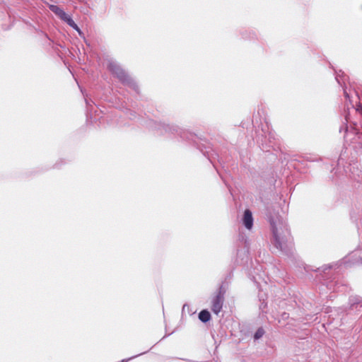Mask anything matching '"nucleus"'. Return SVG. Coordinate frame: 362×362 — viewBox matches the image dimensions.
Here are the masks:
<instances>
[{"mask_svg":"<svg viewBox=\"0 0 362 362\" xmlns=\"http://www.w3.org/2000/svg\"><path fill=\"white\" fill-rule=\"evenodd\" d=\"M71 28H72L73 29H74L75 30H76L78 34L81 35L82 34V32L81 30H80V28H78V26L77 25V24L75 23L74 25H72Z\"/></svg>","mask_w":362,"mask_h":362,"instance_id":"obj_16","label":"nucleus"},{"mask_svg":"<svg viewBox=\"0 0 362 362\" xmlns=\"http://www.w3.org/2000/svg\"><path fill=\"white\" fill-rule=\"evenodd\" d=\"M356 110L362 115V106L361 105L358 106Z\"/></svg>","mask_w":362,"mask_h":362,"instance_id":"obj_18","label":"nucleus"},{"mask_svg":"<svg viewBox=\"0 0 362 362\" xmlns=\"http://www.w3.org/2000/svg\"><path fill=\"white\" fill-rule=\"evenodd\" d=\"M288 317H289L288 313L284 312L281 314V320H287Z\"/></svg>","mask_w":362,"mask_h":362,"instance_id":"obj_17","label":"nucleus"},{"mask_svg":"<svg viewBox=\"0 0 362 362\" xmlns=\"http://www.w3.org/2000/svg\"><path fill=\"white\" fill-rule=\"evenodd\" d=\"M141 354H140V355H141ZM139 356V354H137V355H136V356H132V357H131V358H128V359H123V360H122V361H121V362H127V361H128L129 360H130V359H132V358H135V357H136V356Z\"/></svg>","mask_w":362,"mask_h":362,"instance_id":"obj_20","label":"nucleus"},{"mask_svg":"<svg viewBox=\"0 0 362 362\" xmlns=\"http://www.w3.org/2000/svg\"><path fill=\"white\" fill-rule=\"evenodd\" d=\"M335 79L337 83L343 87L344 89V95L346 99H349V95L346 92L345 88L344 87L345 82L347 79H349V76H347L342 71L339 70V72L335 71Z\"/></svg>","mask_w":362,"mask_h":362,"instance_id":"obj_5","label":"nucleus"},{"mask_svg":"<svg viewBox=\"0 0 362 362\" xmlns=\"http://www.w3.org/2000/svg\"><path fill=\"white\" fill-rule=\"evenodd\" d=\"M62 21H64L65 23H66L70 27H71L72 25H74L75 22L72 19V18L68 15L67 13L65 14V16L63 17V18L62 19Z\"/></svg>","mask_w":362,"mask_h":362,"instance_id":"obj_12","label":"nucleus"},{"mask_svg":"<svg viewBox=\"0 0 362 362\" xmlns=\"http://www.w3.org/2000/svg\"><path fill=\"white\" fill-rule=\"evenodd\" d=\"M86 106H87V111H88V113L89 114L91 112L90 107H92V105L90 103V101L88 99H86Z\"/></svg>","mask_w":362,"mask_h":362,"instance_id":"obj_15","label":"nucleus"},{"mask_svg":"<svg viewBox=\"0 0 362 362\" xmlns=\"http://www.w3.org/2000/svg\"><path fill=\"white\" fill-rule=\"evenodd\" d=\"M49 10L57 16L61 20L65 16V11L57 5L50 4L49 6Z\"/></svg>","mask_w":362,"mask_h":362,"instance_id":"obj_9","label":"nucleus"},{"mask_svg":"<svg viewBox=\"0 0 362 362\" xmlns=\"http://www.w3.org/2000/svg\"><path fill=\"white\" fill-rule=\"evenodd\" d=\"M262 149H263L264 151H269V150L267 148V144H265V146H264V143L262 142Z\"/></svg>","mask_w":362,"mask_h":362,"instance_id":"obj_21","label":"nucleus"},{"mask_svg":"<svg viewBox=\"0 0 362 362\" xmlns=\"http://www.w3.org/2000/svg\"><path fill=\"white\" fill-rule=\"evenodd\" d=\"M266 306H267V304L263 302V303H262V304L260 305V309L263 310Z\"/></svg>","mask_w":362,"mask_h":362,"instance_id":"obj_24","label":"nucleus"},{"mask_svg":"<svg viewBox=\"0 0 362 362\" xmlns=\"http://www.w3.org/2000/svg\"><path fill=\"white\" fill-rule=\"evenodd\" d=\"M265 332L264 329L262 327H259L257 331L255 332L253 339L255 341H257L259 339H261L263 335L264 334Z\"/></svg>","mask_w":362,"mask_h":362,"instance_id":"obj_11","label":"nucleus"},{"mask_svg":"<svg viewBox=\"0 0 362 362\" xmlns=\"http://www.w3.org/2000/svg\"><path fill=\"white\" fill-rule=\"evenodd\" d=\"M107 67L109 71L124 86H128L139 93V87L136 83L117 61L109 59Z\"/></svg>","mask_w":362,"mask_h":362,"instance_id":"obj_3","label":"nucleus"},{"mask_svg":"<svg viewBox=\"0 0 362 362\" xmlns=\"http://www.w3.org/2000/svg\"><path fill=\"white\" fill-rule=\"evenodd\" d=\"M340 160H341V158L338 160V163H337V165H339Z\"/></svg>","mask_w":362,"mask_h":362,"instance_id":"obj_27","label":"nucleus"},{"mask_svg":"<svg viewBox=\"0 0 362 362\" xmlns=\"http://www.w3.org/2000/svg\"><path fill=\"white\" fill-rule=\"evenodd\" d=\"M361 263H362V258L361 259Z\"/></svg>","mask_w":362,"mask_h":362,"instance_id":"obj_28","label":"nucleus"},{"mask_svg":"<svg viewBox=\"0 0 362 362\" xmlns=\"http://www.w3.org/2000/svg\"><path fill=\"white\" fill-rule=\"evenodd\" d=\"M207 156H208V158H209V161H210L211 163H213V161H212L211 158L209 157V156L208 155Z\"/></svg>","mask_w":362,"mask_h":362,"instance_id":"obj_25","label":"nucleus"},{"mask_svg":"<svg viewBox=\"0 0 362 362\" xmlns=\"http://www.w3.org/2000/svg\"><path fill=\"white\" fill-rule=\"evenodd\" d=\"M253 221H254V219H253L252 211L250 209H245L243 213V218H242V222H243V226L247 229L250 230V229H252V228L253 226Z\"/></svg>","mask_w":362,"mask_h":362,"instance_id":"obj_6","label":"nucleus"},{"mask_svg":"<svg viewBox=\"0 0 362 362\" xmlns=\"http://www.w3.org/2000/svg\"><path fill=\"white\" fill-rule=\"evenodd\" d=\"M349 168L351 173L349 176L351 178L359 181L362 175L361 170L359 169L358 163L350 164Z\"/></svg>","mask_w":362,"mask_h":362,"instance_id":"obj_8","label":"nucleus"},{"mask_svg":"<svg viewBox=\"0 0 362 362\" xmlns=\"http://www.w3.org/2000/svg\"><path fill=\"white\" fill-rule=\"evenodd\" d=\"M186 305H183V308H182V310H185V308Z\"/></svg>","mask_w":362,"mask_h":362,"instance_id":"obj_26","label":"nucleus"},{"mask_svg":"<svg viewBox=\"0 0 362 362\" xmlns=\"http://www.w3.org/2000/svg\"><path fill=\"white\" fill-rule=\"evenodd\" d=\"M224 298L221 296H215L212 300L211 310L216 314L218 315L223 307Z\"/></svg>","mask_w":362,"mask_h":362,"instance_id":"obj_7","label":"nucleus"},{"mask_svg":"<svg viewBox=\"0 0 362 362\" xmlns=\"http://www.w3.org/2000/svg\"><path fill=\"white\" fill-rule=\"evenodd\" d=\"M199 319L202 322H207L211 319V314L207 310H202L199 313Z\"/></svg>","mask_w":362,"mask_h":362,"instance_id":"obj_10","label":"nucleus"},{"mask_svg":"<svg viewBox=\"0 0 362 362\" xmlns=\"http://www.w3.org/2000/svg\"><path fill=\"white\" fill-rule=\"evenodd\" d=\"M351 218L352 220L356 221V217L354 216V212H351Z\"/></svg>","mask_w":362,"mask_h":362,"instance_id":"obj_23","label":"nucleus"},{"mask_svg":"<svg viewBox=\"0 0 362 362\" xmlns=\"http://www.w3.org/2000/svg\"><path fill=\"white\" fill-rule=\"evenodd\" d=\"M270 225L273 234L272 243L275 249L286 256L293 253V238L288 226L285 220L276 217L270 218Z\"/></svg>","mask_w":362,"mask_h":362,"instance_id":"obj_1","label":"nucleus"},{"mask_svg":"<svg viewBox=\"0 0 362 362\" xmlns=\"http://www.w3.org/2000/svg\"><path fill=\"white\" fill-rule=\"evenodd\" d=\"M129 118L132 119H133V118L134 117V112H133L132 111H131V110H129Z\"/></svg>","mask_w":362,"mask_h":362,"instance_id":"obj_22","label":"nucleus"},{"mask_svg":"<svg viewBox=\"0 0 362 362\" xmlns=\"http://www.w3.org/2000/svg\"><path fill=\"white\" fill-rule=\"evenodd\" d=\"M332 265L329 264V265H325L323 267V272L326 271L327 269H329L332 268Z\"/></svg>","mask_w":362,"mask_h":362,"instance_id":"obj_19","label":"nucleus"},{"mask_svg":"<svg viewBox=\"0 0 362 362\" xmlns=\"http://www.w3.org/2000/svg\"><path fill=\"white\" fill-rule=\"evenodd\" d=\"M225 293H226V289L223 288V286L221 285L219 287L218 293L216 294V296H221V298H224Z\"/></svg>","mask_w":362,"mask_h":362,"instance_id":"obj_14","label":"nucleus"},{"mask_svg":"<svg viewBox=\"0 0 362 362\" xmlns=\"http://www.w3.org/2000/svg\"><path fill=\"white\" fill-rule=\"evenodd\" d=\"M349 303L350 310H356L358 312L362 311V298L361 296H350L349 299Z\"/></svg>","mask_w":362,"mask_h":362,"instance_id":"obj_4","label":"nucleus"},{"mask_svg":"<svg viewBox=\"0 0 362 362\" xmlns=\"http://www.w3.org/2000/svg\"><path fill=\"white\" fill-rule=\"evenodd\" d=\"M148 127L151 129H154L157 130L159 134H173L178 135L181 139L186 140H192L194 141V138L195 137L192 133L180 128L179 127L174 125L166 124L162 122L150 120L148 122Z\"/></svg>","mask_w":362,"mask_h":362,"instance_id":"obj_2","label":"nucleus"},{"mask_svg":"<svg viewBox=\"0 0 362 362\" xmlns=\"http://www.w3.org/2000/svg\"><path fill=\"white\" fill-rule=\"evenodd\" d=\"M265 138H268L269 142L271 144L270 146H273V144H275V134L274 133L269 132L267 135H265Z\"/></svg>","mask_w":362,"mask_h":362,"instance_id":"obj_13","label":"nucleus"}]
</instances>
